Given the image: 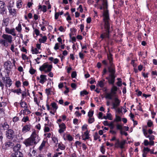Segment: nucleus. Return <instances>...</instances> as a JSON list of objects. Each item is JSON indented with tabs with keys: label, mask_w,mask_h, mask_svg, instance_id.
Instances as JSON below:
<instances>
[{
	"label": "nucleus",
	"mask_w": 157,
	"mask_h": 157,
	"mask_svg": "<svg viewBox=\"0 0 157 157\" xmlns=\"http://www.w3.org/2000/svg\"><path fill=\"white\" fill-rule=\"evenodd\" d=\"M108 4L106 0H103L102 6L100 7L101 10H103V16L104 17L103 21L104 22L105 32L100 35V38L102 40L103 39L107 38H109L110 33V25L109 21L110 20L109 11L108 10Z\"/></svg>",
	"instance_id": "obj_1"
},
{
	"label": "nucleus",
	"mask_w": 157,
	"mask_h": 157,
	"mask_svg": "<svg viewBox=\"0 0 157 157\" xmlns=\"http://www.w3.org/2000/svg\"><path fill=\"white\" fill-rule=\"evenodd\" d=\"M2 39H0V44L3 46L7 47L9 44H11L12 42V37L10 35L3 34L2 36Z\"/></svg>",
	"instance_id": "obj_2"
},
{
	"label": "nucleus",
	"mask_w": 157,
	"mask_h": 157,
	"mask_svg": "<svg viewBox=\"0 0 157 157\" xmlns=\"http://www.w3.org/2000/svg\"><path fill=\"white\" fill-rule=\"evenodd\" d=\"M107 56L110 65V66L108 68L109 72L110 73L109 75H115V70L113 62V55L109 52V53H107Z\"/></svg>",
	"instance_id": "obj_3"
},
{
	"label": "nucleus",
	"mask_w": 157,
	"mask_h": 157,
	"mask_svg": "<svg viewBox=\"0 0 157 157\" xmlns=\"http://www.w3.org/2000/svg\"><path fill=\"white\" fill-rule=\"evenodd\" d=\"M52 68V65H49L48 63H45L40 67L39 70L41 71H44L46 73L50 72L48 74V75L51 77H52L53 74L52 72H50Z\"/></svg>",
	"instance_id": "obj_4"
},
{
	"label": "nucleus",
	"mask_w": 157,
	"mask_h": 157,
	"mask_svg": "<svg viewBox=\"0 0 157 157\" xmlns=\"http://www.w3.org/2000/svg\"><path fill=\"white\" fill-rule=\"evenodd\" d=\"M6 136L7 138L12 140L16 136V134L14 131L11 129H8L6 132Z\"/></svg>",
	"instance_id": "obj_5"
},
{
	"label": "nucleus",
	"mask_w": 157,
	"mask_h": 157,
	"mask_svg": "<svg viewBox=\"0 0 157 157\" xmlns=\"http://www.w3.org/2000/svg\"><path fill=\"white\" fill-rule=\"evenodd\" d=\"M30 138H31L32 140L35 144H36L40 141V138L38 136L35 132H33L31 135Z\"/></svg>",
	"instance_id": "obj_6"
},
{
	"label": "nucleus",
	"mask_w": 157,
	"mask_h": 157,
	"mask_svg": "<svg viewBox=\"0 0 157 157\" xmlns=\"http://www.w3.org/2000/svg\"><path fill=\"white\" fill-rule=\"evenodd\" d=\"M4 67L7 71V73H10V71L13 67L12 63L10 61H8L5 62Z\"/></svg>",
	"instance_id": "obj_7"
},
{
	"label": "nucleus",
	"mask_w": 157,
	"mask_h": 157,
	"mask_svg": "<svg viewBox=\"0 0 157 157\" xmlns=\"http://www.w3.org/2000/svg\"><path fill=\"white\" fill-rule=\"evenodd\" d=\"M121 101L117 98H114V102L112 103L113 108L116 109L120 105Z\"/></svg>",
	"instance_id": "obj_8"
},
{
	"label": "nucleus",
	"mask_w": 157,
	"mask_h": 157,
	"mask_svg": "<svg viewBox=\"0 0 157 157\" xmlns=\"http://www.w3.org/2000/svg\"><path fill=\"white\" fill-rule=\"evenodd\" d=\"M23 143L25 145L26 147L35 144L33 142V140H32L31 138H30V137L25 139L23 141Z\"/></svg>",
	"instance_id": "obj_9"
},
{
	"label": "nucleus",
	"mask_w": 157,
	"mask_h": 157,
	"mask_svg": "<svg viewBox=\"0 0 157 157\" xmlns=\"http://www.w3.org/2000/svg\"><path fill=\"white\" fill-rule=\"evenodd\" d=\"M5 31L7 33L11 34L13 36H15L16 35L15 32V29L14 28L10 29L9 28L6 27Z\"/></svg>",
	"instance_id": "obj_10"
},
{
	"label": "nucleus",
	"mask_w": 157,
	"mask_h": 157,
	"mask_svg": "<svg viewBox=\"0 0 157 157\" xmlns=\"http://www.w3.org/2000/svg\"><path fill=\"white\" fill-rule=\"evenodd\" d=\"M59 132L61 134L64 132L65 131L66 126L64 123H62L59 124Z\"/></svg>",
	"instance_id": "obj_11"
},
{
	"label": "nucleus",
	"mask_w": 157,
	"mask_h": 157,
	"mask_svg": "<svg viewBox=\"0 0 157 157\" xmlns=\"http://www.w3.org/2000/svg\"><path fill=\"white\" fill-rule=\"evenodd\" d=\"M10 15H12L13 17H16L17 15V12L15 9H12L10 6L8 7Z\"/></svg>",
	"instance_id": "obj_12"
},
{
	"label": "nucleus",
	"mask_w": 157,
	"mask_h": 157,
	"mask_svg": "<svg viewBox=\"0 0 157 157\" xmlns=\"http://www.w3.org/2000/svg\"><path fill=\"white\" fill-rule=\"evenodd\" d=\"M9 125L6 122L0 125V129L1 130H7L9 129Z\"/></svg>",
	"instance_id": "obj_13"
},
{
	"label": "nucleus",
	"mask_w": 157,
	"mask_h": 157,
	"mask_svg": "<svg viewBox=\"0 0 157 157\" xmlns=\"http://www.w3.org/2000/svg\"><path fill=\"white\" fill-rule=\"evenodd\" d=\"M31 125L30 124L26 125L24 126L22 129V132L24 133L29 131L31 128Z\"/></svg>",
	"instance_id": "obj_14"
},
{
	"label": "nucleus",
	"mask_w": 157,
	"mask_h": 157,
	"mask_svg": "<svg viewBox=\"0 0 157 157\" xmlns=\"http://www.w3.org/2000/svg\"><path fill=\"white\" fill-rule=\"evenodd\" d=\"M4 147L6 149H8L9 147H12L14 145L13 142L10 141H8L5 143Z\"/></svg>",
	"instance_id": "obj_15"
},
{
	"label": "nucleus",
	"mask_w": 157,
	"mask_h": 157,
	"mask_svg": "<svg viewBox=\"0 0 157 157\" xmlns=\"http://www.w3.org/2000/svg\"><path fill=\"white\" fill-rule=\"evenodd\" d=\"M109 83L113 85L115 82V75H109Z\"/></svg>",
	"instance_id": "obj_16"
},
{
	"label": "nucleus",
	"mask_w": 157,
	"mask_h": 157,
	"mask_svg": "<svg viewBox=\"0 0 157 157\" xmlns=\"http://www.w3.org/2000/svg\"><path fill=\"white\" fill-rule=\"evenodd\" d=\"M2 25L3 26L6 27L9 23V17L3 18L2 20Z\"/></svg>",
	"instance_id": "obj_17"
},
{
	"label": "nucleus",
	"mask_w": 157,
	"mask_h": 157,
	"mask_svg": "<svg viewBox=\"0 0 157 157\" xmlns=\"http://www.w3.org/2000/svg\"><path fill=\"white\" fill-rule=\"evenodd\" d=\"M0 13L3 17H6L7 15L6 9L5 7L0 8Z\"/></svg>",
	"instance_id": "obj_18"
},
{
	"label": "nucleus",
	"mask_w": 157,
	"mask_h": 157,
	"mask_svg": "<svg viewBox=\"0 0 157 157\" xmlns=\"http://www.w3.org/2000/svg\"><path fill=\"white\" fill-rule=\"evenodd\" d=\"M12 156L13 157H22L23 156L22 153L19 151L12 154Z\"/></svg>",
	"instance_id": "obj_19"
},
{
	"label": "nucleus",
	"mask_w": 157,
	"mask_h": 157,
	"mask_svg": "<svg viewBox=\"0 0 157 157\" xmlns=\"http://www.w3.org/2000/svg\"><path fill=\"white\" fill-rule=\"evenodd\" d=\"M5 84L8 85L9 87H10L12 84V81L10 77H9L6 78L5 82H4Z\"/></svg>",
	"instance_id": "obj_20"
},
{
	"label": "nucleus",
	"mask_w": 157,
	"mask_h": 157,
	"mask_svg": "<svg viewBox=\"0 0 157 157\" xmlns=\"http://www.w3.org/2000/svg\"><path fill=\"white\" fill-rule=\"evenodd\" d=\"M46 77V75H40V79L39 82H40L43 84L47 80Z\"/></svg>",
	"instance_id": "obj_21"
},
{
	"label": "nucleus",
	"mask_w": 157,
	"mask_h": 157,
	"mask_svg": "<svg viewBox=\"0 0 157 157\" xmlns=\"http://www.w3.org/2000/svg\"><path fill=\"white\" fill-rule=\"evenodd\" d=\"M20 104L21 107L23 108L25 110H28V109H27V103L24 101H22V100H21V102L20 103Z\"/></svg>",
	"instance_id": "obj_22"
},
{
	"label": "nucleus",
	"mask_w": 157,
	"mask_h": 157,
	"mask_svg": "<svg viewBox=\"0 0 157 157\" xmlns=\"http://www.w3.org/2000/svg\"><path fill=\"white\" fill-rule=\"evenodd\" d=\"M21 147V145L20 144H17L13 148V151L15 152L19 151Z\"/></svg>",
	"instance_id": "obj_23"
},
{
	"label": "nucleus",
	"mask_w": 157,
	"mask_h": 157,
	"mask_svg": "<svg viewBox=\"0 0 157 157\" xmlns=\"http://www.w3.org/2000/svg\"><path fill=\"white\" fill-rule=\"evenodd\" d=\"M113 94L112 92L110 93H107L106 94L105 96V98L106 99H108L110 100H112L113 98Z\"/></svg>",
	"instance_id": "obj_24"
},
{
	"label": "nucleus",
	"mask_w": 157,
	"mask_h": 157,
	"mask_svg": "<svg viewBox=\"0 0 157 157\" xmlns=\"http://www.w3.org/2000/svg\"><path fill=\"white\" fill-rule=\"evenodd\" d=\"M117 89L118 88L117 86H113L111 90V92L113 94H115L116 93V92L117 91Z\"/></svg>",
	"instance_id": "obj_25"
},
{
	"label": "nucleus",
	"mask_w": 157,
	"mask_h": 157,
	"mask_svg": "<svg viewBox=\"0 0 157 157\" xmlns=\"http://www.w3.org/2000/svg\"><path fill=\"white\" fill-rule=\"evenodd\" d=\"M22 2L21 0H18L16 2V6L17 8H21L22 6Z\"/></svg>",
	"instance_id": "obj_26"
},
{
	"label": "nucleus",
	"mask_w": 157,
	"mask_h": 157,
	"mask_svg": "<svg viewBox=\"0 0 157 157\" xmlns=\"http://www.w3.org/2000/svg\"><path fill=\"white\" fill-rule=\"evenodd\" d=\"M33 54H37L38 53H40V52H39L38 50L37 49V48H33L32 47L31 50Z\"/></svg>",
	"instance_id": "obj_27"
},
{
	"label": "nucleus",
	"mask_w": 157,
	"mask_h": 157,
	"mask_svg": "<svg viewBox=\"0 0 157 157\" xmlns=\"http://www.w3.org/2000/svg\"><path fill=\"white\" fill-rule=\"evenodd\" d=\"M126 143V141L125 140H123L120 143L119 147L121 149L124 148V145Z\"/></svg>",
	"instance_id": "obj_28"
},
{
	"label": "nucleus",
	"mask_w": 157,
	"mask_h": 157,
	"mask_svg": "<svg viewBox=\"0 0 157 157\" xmlns=\"http://www.w3.org/2000/svg\"><path fill=\"white\" fill-rule=\"evenodd\" d=\"M104 86V83L101 81H98L97 86H99L100 87H103Z\"/></svg>",
	"instance_id": "obj_29"
},
{
	"label": "nucleus",
	"mask_w": 157,
	"mask_h": 157,
	"mask_svg": "<svg viewBox=\"0 0 157 157\" xmlns=\"http://www.w3.org/2000/svg\"><path fill=\"white\" fill-rule=\"evenodd\" d=\"M21 24L19 23L18 25V26L16 27V29L19 32H21Z\"/></svg>",
	"instance_id": "obj_30"
},
{
	"label": "nucleus",
	"mask_w": 157,
	"mask_h": 157,
	"mask_svg": "<svg viewBox=\"0 0 157 157\" xmlns=\"http://www.w3.org/2000/svg\"><path fill=\"white\" fill-rule=\"evenodd\" d=\"M46 142L45 141L43 140V141L42 143L39 147V149L40 150H41L43 147L45 146Z\"/></svg>",
	"instance_id": "obj_31"
},
{
	"label": "nucleus",
	"mask_w": 157,
	"mask_h": 157,
	"mask_svg": "<svg viewBox=\"0 0 157 157\" xmlns=\"http://www.w3.org/2000/svg\"><path fill=\"white\" fill-rule=\"evenodd\" d=\"M100 137L99 136L98 133L97 132H95L94 136V140H96L97 139H98Z\"/></svg>",
	"instance_id": "obj_32"
},
{
	"label": "nucleus",
	"mask_w": 157,
	"mask_h": 157,
	"mask_svg": "<svg viewBox=\"0 0 157 157\" xmlns=\"http://www.w3.org/2000/svg\"><path fill=\"white\" fill-rule=\"evenodd\" d=\"M88 94V92L86 90L81 91L80 92V95L82 96H84V95H86Z\"/></svg>",
	"instance_id": "obj_33"
},
{
	"label": "nucleus",
	"mask_w": 157,
	"mask_h": 157,
	"mask_svg": "<svg viewBox=\"0 0 157 157\" xmlns=\"http://www.w3.org/2000/svg\"><path fill=\"white\" fill-rule=\"evenodd\" d=\"M14 93H16L18 95H19L20 94L22 93V90L20 88L17 90H14Z\"/></svg>",
	"instance_id": "obj_34"
},
{
	"label": "nucleus",
	"mask_w": 157,
	"mask_h": 157,
	"mask_svg": "<svg viewBox=\"0 0 157 157\" xmlns=\"http://www.w3.org/2000/svg\"><path fill=\"white\" fill-rule=\"evenodd\" d=\"M51 105L52 107L55 110H56L58 108V106L56 104L55 102H53L51 103Z\"/></svg>",
	"instance_id": "obj_35"
},
{
	"label": "nucleus",
	"mask_w": 157,
	"mask_h": 157,
	"mask_svg": "<svg viewBox=\"0 0 157 157\" xmlns=\"http://www.w3.org/2000/svg\"><path fill=\"white\" fill-rule=\"evenodd\" d=\"M46 93L47 94L48 96L50 94V92L52 91V88H49V89H46L45 90Z\"/></svg>",
	"instance_id": "obj_36"
},
{
	"label": "nucleus",
	"mask_w": 157,
	"mask_h": 157,
	"mask_svg": "<svg viewBox=\"0 0 157 157\" xmlns=\"http://www.w3.org/2000/svg\"><path fill=\"white\" fill-rule=\"evenodd\" d=\"M58 147L59 149H61V150H64L65 148V147L63 146V144H58Z\"/></svg>",
	"instance_id": "obj_37"
},
{
	"label": "nucleus",
	"mask_w": 157,
	"mask_h": 157,
	"mask_svg": "<svg viewBox=\"0 0 157 157\" xmlns=\"http://www.w3.org/2000/svg\"><path fill=\"white\" fill-rule=\"evenodd\" d=\"M22 98L21 100H22L26 96V93L25 90L24 91H23L22 92Z\"/></svg>",
	"instance_id": "obj_38"
},
{
	"label": "nucleus",
	"mask_w": 157,
	"mask_h": 157,
	"mask_svg": "<svg viewBox=\"0 0 157 157\" xmlns=\"http://www.w3.org/2000/svg\"><path fill=\"white\" fill-rule=\"evenodd\" d=\"M15 85L18 88L21 86V82L19 81H17L15 83Z\"/></svg>",
	"instance_id": "obj_39"
},
{
	"label": "nucleus",
	"mask_w": 157,
	"mask_h": 157,
	"mask_svg": "<svg viewBox=\"0 0 157 157\" xmlns=\"http://www.w3.org/2000/svg\"><path fill=\"white\" fill-rule=\"evenodd\" d=\"M36 70L33 68H31L29 71V73L32 75L34 74Z\"/></svg>",
	"instance_id": "obj_40"
},
{
	"label": "nucleus",
	"mask_w": 157,
	"mask_h": 157,
	"mask_svg": "<svg viewBox=\"0 0 157 157\" xmlns=\"http://www.w3.org/2000/svg\"><path fill=\"white\" fill-rule=\"evenodd\" d=\"M120 143V142H119V140H117L115 144V147H119Z\"/></svg>",
	"instance_id": "obj_41"
},
{
	"label": "nucleus",
	"mask_w": 157,
	"mask_h": 157,
	"mask_svg": "<svg viewBox=\"0 0 157 157\" xmlns=\"http://www.w3.org/2000/svg\"><path fill=\"white\" fill-rule=\"evenodd\" d=\"M94 113V111H90L88 113V116L89 117H92Z\"/></svg>",
	"instance_id": "obj_42"
},
{
	"label": "nucleus",
	"mask_w": 157,
	"mask_h": 157,
	"mask_svg": "<svg viewBox=\"0 0 157 157\" xmlns=\"http://www.w3.org/2000/svg\"><path fill=\"white\" fill-rule=\"evenodd\" d=\"M94 121V118H92V117H89V119H88V122L89 123H93Z\"/></svg>",
	"instance_id": "obj_43"
},
{
	"label": "nucleus",
	"mask_w": 157,
	"mask_h": 157,
	"mask_svg": "<svg viewBox=\"0 0 157 157\" xmlns=\"http://www.w3.org/2000/svg\"><path fill=\"white\" fill-rule=\"evenodd\" d=\"M147 138H149L150 140H153L155 139L154 136L153 135H148Z\"/></svg>",
	"instance_id": "obj_44"
},
{
	"label": "nucleus",
	"mask_w": 157,
	"mask_h": 157,
	"mask_svg": "<svg viewBox=\"0 0 157 157\" xmlns=\"http://www.w3.org/2000/svg\"><path fill=\"white\" fill-rule=\"evenodd\" d=\"M5 4L3 2L0 1V8L4 7V6L5 5Z\"/></svg>",
	"instance_id": "obj_45"
},
{
	"label": "nucleus",
	"mask_w": 157,
	"mask_h": 157,
	"mask_svg": "<svg viewBox=\"0 0 157 157\" xmlns=\"http://www.w3.org/2000/svg\"><path fill=\"white\" fill-rule=\"evenodd\" d=\"M79 57L80 58V59L82 60L84 58V55L83 53H81V52H80L79 53Z\"/></svg>",
	"instance_id": "obj_46"
},
{
	"label": "nucleus",
	"mask_w": 157,
	"mask_h": 157,
	"mask_svg": "<svg viewBox=\"0 0 157 157\" xmlns=\"http://www.w3.org/2000/svg\"><path fill=\"white\" fill-rule=\"evenodd\" d=\"M81 143L79 141H76L75 143V145L76 147H77V145H78L79 146L81 147Z\"/></svg>",
	"instance_id": "obj_47"
},
{
	"label": "nucleus",
	"mask_w": 157,
	"mask_h": 157,
	"mask_svg": "<svg viewBox=\"0 0 157 157\" xmlns=\"http://www.w3.org/2000/svg\"><path fill=\"white\" fill-rule=\"evenodd\" d=\"M42 11L44 12H45L47 11V7L46 6L43 5L41 9Z\"/></svg>",
	"instance_id": "obj_48"
},
{
	"label": "nucleus",
	"mask_w": 157,
	"mask_h": 157,
	"mask_svg": "<svg viewBox=\"0 0 157 157\" xmlns=\"http://www.w3.org/2000/svg\"><path fill=\"white\" fill-rule=\"evenodd\" d=\"M77 74L76 71H73L71 75V77L72 78H75Z\"/></svg>",
	"instance_id": "obj_49"
},
{
	"label": "nucleus",
	"mask_w": 157,
	"mask_h": 157,
	"mask_svg": "<svg viewBox=\"0 0 157 157\" xmlns=\"http://www.w3.org/2000/svg\"><path fill=\"white\" fill-rule=\"evenodd\" d=\"M117 128L118 130H120L121 131H122V126L120 124H117Z\"/></svg>",
	"instance_id": "obj_50"
},
{
	"label": "nucleus",
	"mask_w": 157,
	"mask_h": 157,
	"mask_svg": "<svg viewBox=\"0 0 157 157\" xmlns=\"http://www.w3.org/2000/svg\"><path fill=\"white\" fill-rule=\"evenodd\" d=\"M59 44L58 43H57L55 44V46L54 47V49L56 50H57L58 49H59Z\"/></svg>",
	"instance_id": "obj_51"
},
{
	"label": "nucleus",
	"mask_w": 157,
	"mask_h": 157,
	"mask_svg": "<svg viewBox=\"0 0 157 157\" xmlns=\"http://www.w3.org/2000/svg\"><path fill=\"white\" fill-rule=\"evenodd\" d=\"M108 126L110 127V128L111 129H113L114 128V125L112 122H111L110 124H109Z\"/></svg>",
	"instance_id": "obj_52"
},
{
	"label": "nucleus",
	"mask_w": 157,
	"mask_h": 157,
	"mask_svg": "<svg viewBox=\"0 0 157 157\" xmlns=\"http://www.w3.org/2000/svg\"><path fill=\"white\" fill-rule=\"evenodd\" d=\"M22 121L25 122H26L27 121H29V118L28 117H24L22 119Z\"/></svg>",
	"instance_id": "obj_53"
},
{
	"label": "nucleus",
	"mask_w": 157,
	"mask_h": 157,
	"mask_svg": "<svg viewBox=\"0 0 157 157\" xmlns=\"http://www.w3.org/2000/svg\"><path fill=\"white\" fill-rule=\"evenodd\" d=\"M67 137L68 140L69 141H71L73 139L72 137L70 135H68L67 136Z\"/></svg>",
	"instance_id": "obj_54"
},
{
	"label": "nucleus",
	"mask_w": 157,
	"mask_h": 157,
	"mask_svg": "<svg viewBox=\"0 0 157 157\" xmlns=\"http://www.w3.org/2000/svg\"><path fill=\"white\" fill-rule=\"evenodd\" d=\"M41 39L42 40V42L44 43L46 41L47 37L46 36H44L42 37V38Z\"/></svg>",
	"instance_id": "obj_55"
},
{
	"label": "nucleus",
	"mask_w": 157,
	"mask_h": 157,
	"mask_svg": "<svg viewBox=\"0 0 157 157\" xmlns=\"http://www.w3.org/2000/svg\"><path fill=\"white\" fill-rule=\"evenodd\" d=\"M111 114L110 113H107L106 115V117H107V118L110 120H112V118L111 117Z\"/></svg>",
	"instance_id": "obj_56"
},
{
	"label": "nucleus",
	"mask_w": 157,
	"mask_h": 157,
	"mask_svg": "<svg viewBox=\"0 0 157 157\" xmlns=\"http://www.w3.org/2000/svg\"><path fill=\"white\" fill-rule=\"evenodd\" d=\"M19 120V118L17 117H14L13 118V121L14 122H16Z\"/></svg>",
	"instance_id": "obj_57"
},
{
	"label": "nucleus",
	"mask_w": 157,
	"mask_h": 157,
	"mask_svg": "<svg viewBox=\"0 0 157 157\" xmlns=\"http://www.w3.org/2000/svg\"><path fill=\"white\" fill-rule=\"evenodd\" d=\"M14 45L13 44H12L11 45L10 50L13 52H14Z\"/></svg>",
	"instance_id": "obj_58"
},
{
	"label": "nucleus",
	"mask_w": 157,
	"mask_h": 157,
	"mask_svg": "<svg viewBox=\"0 0 157 157\" xmlns=\"http://www.w3.org/2000/svg\"><path fill=\"white\" fill-rule=\"evenodd\" d=\"M116 121H121V117L117 115H116Z\"/></svg>",
	"instance_id": "obj_59"
},
{
	"label": "nucleus",
	"mask_w": 157,
	"mask_h": 157,
	"mask_svg": "<svg viewBox=\"0 0 157 157\" xmlns=\"http://www.w3.org/2000/svg\"><path fill=\"white\" fill-rule=\"evenodd\" d=\"M34 32H35V33L36 34V35L37 36H38V35H39L40 32H39V30L38 29H36L34 30Z\"/></svg>",
	"instance_id": "obj_60"
},
{
	"label": "nucleus",
	"mask_w": 157,
	"mask_h": 157,
	"mask_svg": "<svg viewBox=\"0 0 157 157\" xmlns=\"http://www.w3.org/2000/svg\"><path fill=\"white\" fill-rule=\"evenodd\" d=\"M152 122L150 121H149L147 123V125L149 127H151L152 125Z\"/></svg>",
	"instance_id": "obj_61"
},
{
	"label": "nucleus",
	"mask_w": 157,
	"mask_h": 157,
	"mask_svg": "<svg viewBox=\"0 0 157 157\" xmlns=\"http://www.w3.org/2000/svg\"><path fill=\"white\" fill-rule=\"evenodd\" d=\"M71 86L72 88L75 89L76 88V85L75 83H72L71 84Z\"/></svg>",
	"instance_id": "obj_62"
},
{
	"label": "nucleus",
	"mask_w": 157,
	"mask_h": 157,
	"mask_svg": "<svg viewBox=\"0 0 157 157\" xmlns=\"http://www.w3.org/2000/svg\"><path fill=\"white\" fill-rule=\"evenodd\" d=\"M59 13H56L55 14V19H58V17L59 16Z\"/></svg>",
	"instance_id": "obj_63"
},
{
	"label": "nucleus",
	"mask_w": 157,
	"mask_h": 157,
	"mask_svg": "<svg viewBox=\"0 0 157 157\" xmlns=\"http://www.w3.org/2000/svg\"><path fill=\"white\" fill-rule=\"evenodd\" d=\"M52 140L54 143H56V142H57V143L58 140L57 138L55 137H53L52 138Z\"/></svg>",
	"instance_id": "obj_64"
}]
</instances>
